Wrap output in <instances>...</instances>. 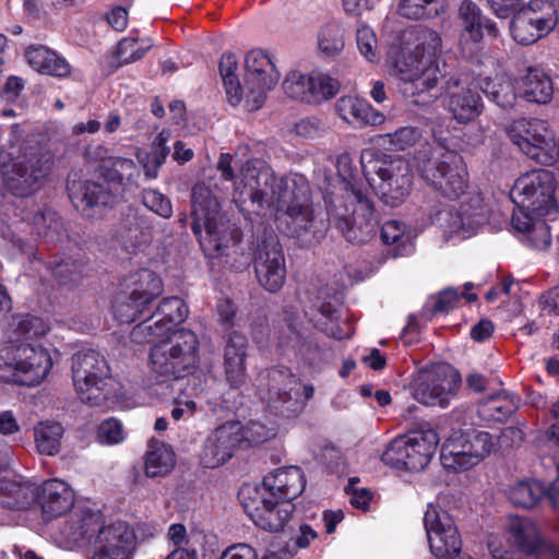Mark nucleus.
Instances as JSON below:
<instances>
[{
  "label": "nucleus",
  "instance_id": "1",
  "mask_svg": "<svg viewBox=\"0 0 559 559\" xmlns=\"http://www.w3.org/2000/svg\"><path fill=\"white\" fill-rule=\"evenodd\" d=\"M555 177L547 169H534L521 175L513 183L510 198L516 205L511 225L526 246L545 250L551 240L544 217L554 219L558 214L555 197Z\"/></svg>",
  "mask_w": 559,
  "mask_h": 559
},
{
  "label": "nucleus",
  "instance_id": "2",
  "mask_svg": "<svg viewBox=\"0 0 559 559\" xmlns=\"http://www.w3.org/2000/svg\"><path fill=\"white\" fill-rule=\"evenodd\" d=\"M336 168L343 182V193L326 200L330 222L352 243L368 241L379 224L373 203L358 185L357 168L348 154L337 157Z\"/></svg>",
  "mask_w": 559,
  "mask_h": 559
},
{
  "label": "nucleus",
  "instance_id": "3",
  "mask_svg": "<svg viewBox=\"0 0 559 559\" xmlns=\"http://www.w3.org/2000/svg\"><path fill=\"white\" fill-rule=\"evenodd\" d=\"M63 535L79 547L93 550L88 559H132L136 549L134 530L126 522L106 523L99 510L76 508Z\"/></svg>",
  "mask_w": 559,
  "mask_h": 559
},
{
  "label": "nucleus",
  "instance_id": "4",
  "mask_svg": "<svg viewBox=\"0 0 559 559\" xmlns=\"http://www.w3.org/2000/svg\"><path fill=\"white\" fill-rule=\"evenodd\" d=\"M415 48L403 53L395 62V71L402 82L401 90L406 97H414L416 105H426L438 97L437 83L442 75L438 53L441 50L440 35L428 28L420 29Z\"/></svg>",
  "mask_w": 559,
  "mask_h": 559
},
{
  "label": "nucleus",
  "instance_id": "5",
  "mask_svg": "<svg viewBox=\"0 0 559 559\" xmlns=\"http://www.w3.org/2000/svg\"><path fill=\"white\" fill-rule=\"evenodd\" d=\"M191 204V229L204 253L211 258L227 254V251L239 242L237 230L221 214L218 200L204 182L193 186Z\"/></svg>",
  "mask_w": 559,
  "mask_h": 559
},
{
  "label": "nucleus",
  "instance_id": "6",
  "mask_svg": "<svg viewBox=\"0 0 559 559\" xmlns=\"http://www.w3.org/2000/svg\"><path fill=\"white\" fill-rule=\"evenodd\" d=\"M297 178L305 176L292 174L277 180L263 159H250L242 166L241 180L234 188V202L242 213H255L264 206L278 207L293 191L287 189V181Z\"/></svg>",
  "mask_w": 559,
  "mask_h": 559
},
{
  "label": "nucleus",
  "instance_id": "7",
  "mask_svg": "<svg viewBox=\"0 0 559 559\" xmlns=\"http://www.w3.org/2000/svg\"><path fill=\"white\" fill-rule=\"evenodd\" d=\"M152 370L167 379L189 377L191 394L203 391L202 380L194 376L199 367V341L191 330L179 329L151 348Z\"/></svg>",
  "mask_w": 559,
  "mask_h": 559
},
{
  "label": "nucleus",
  "instance_id": "8",
  "mask_svg": "<svg viewBox=\"0 0 559 559\" xmlns=\"http://www.w3.org/2000/svg\"><path fill=\"white\" fill-rule=\"evenodd\" d=\"M415 166L421 177L442 197L456 200L467 189V171L462 156L438 142L416 151Z\"/></svg>",
  "mask_w": 559,
  "mask_h": 559
},
{
  "label": "nucleus",
  "instance_id": "9",
  "mask_svg": "<svg viewBox=\"0 0 559 559\" xmlns=\"http://www.w3.org/2000/svg\"><path fill=\"white\" fill-rule=\"evenodd\" d=\"M72 380L80 400L90 406L105 405L119 390L106 358L91 348L73 355Z\"/></svg>",
  "mask_w": 559,
  "mask_h": 559
},
{
  "label": "nucleus",
  "instance_id": "10",
  "mask_svg": "<svg viewBox=\"0 0 559 559\" xmlns=\"http://www.w3.org/2000/svg\"><path fill=\"white\" fill-rule=\"evenodd\" d=\"M287 189H293L287 200L277 207L283 213L277 218L280 227L287 236L309 243L322 237L326 229L323 219H317L312 209L310 186L305 178L287 181Z\"/></svg>",
  "mask_w": 559,
  "mask_h": 559
},
{
  "label": "nucleus",
  "instance_id": "11",
  "mask_svg": "<svg viewBox=\"0 0 559 559\" xmlns=\"http://www.w3.org/2000/svg\"><path fill=\"white\" fill-rule=\"evenodd\" d=\"M364 170L385 204L397 206L409 193L412 173L405 159L382 154L364 164Z\"/></svg>",
  "mask_w": 559,
  "mask_h": 559
},
{
  "label": "nucleus",
  "instance_id": "12",
  "mask_svg": "<svg viewBox=\"0 0 559 559\" xmlns=\"http://www.w3.org/2000/svg\"><path fill=\"white\" fill-rule=\"evenodd\" d=\"M507 134L524 155L538 164L551 165L559 156V144L546 121L516 119L507 127Z\"/></svg>",
  "mask_w": 559,
  "mask_h": 559
},
{
  "label": "nucleus",
  "instance_id": "13",
  "mask_svg": "<svg viewBox=\"0 0 559 559\" xmlns=\"http://www.w3.org/2000/svg\"><path fill=\"white\" fill-rule=\"evenodd\" d=\"M438 443V433L433 429L416 431L391 441L381 460L395 468L418 472L428 465Z\"/></svg>",
  "mask_w": 559,
  "mask_h": 559
},
{
  "label": "nucleus",
  "instance_id": "14",
  "mask_svg": "<svg viewBox=\"0 0 559 559\" xmlns=\"http://www.w3.org/2000/svg\"><path fill=\"white\" fill-rule=\"evenodd\" d=\"M51 367L46 348L21 344L13 350L11 361L0 365V380L4 384L34 386L47 377Z\"/></svg>",
  "mask_w": 559,
  "mask_h": 559
},
{
  "label": "nucleus",
  "instance_id": "15",
  "mask_svg": "<svg viewBox=\"0 0 559 559\" xmlns=\"http://www.w3.org/2000/svg\"><path fill=\"white\" fill-rule=\"evenodd\" d=\"M460 374L447 364L423 368L413 378L411 390L421 404L445 408L460 383Z\"/></svg>",
  "mask_w": 559,
  "mask_h": 559
},
{
  "label": "nucleus",
  "instance_id": "16",
  "mask_svg": "<svg viewBox=\"0 0 559 559\" xmlns=\"http://www.w3.org/2000/svg\"><path fill=\"white\" fill-rule=\"evenodd\" d=\"M238 499L252 522L269 532L282 531L295 510L293 503L273 500L260 487L249 484L240 487Z\"/></svg>",
  "mask_w": 559,
  "mask_h": 559
},
{
  "label": "nucleus",
  "instance_id": "17",
  "mask_svg": "<svg viewBox=\"0 0 559 559\" xmlns=\"http://www.w3.org/2000/svg\"><path fill=\"white\" fill-rule=\"evenodd\" d=\"M558 23V13L549 0H530L512 17L510 32L520 45L528 46L548 35Z\"/></svg>",
  "mask_w": 559,
  "mask_h": 559
},
{
  "label": "nucleus",
  "instance_id": "18",
  "mask_svg": "<svg viewBox=\"0 0 559 559\" xmlns=\"http://www.w3.org/2000/svg\"><path fill=\"white\" fill-rule=\"evenodd\" d=\"M492 445L489 432L468 430L447 440L441 448L440 461L448 471H465L484 460Z\"/></svg>",
  "mask_w": 559,
  "mask_h": 559
},
{
  "label": "nucleus",
  "instance_id": "19",
  "mask_svg": "<svg viewBox=\"0 0 559 559\" xmlns=\"http://www.w3.org/2000/svg\"><path fill=\"white\" fill-rule=\"evenodd\" d=\"M262 380L267 381V388L265 391L260 390V396L271 413L290 418L302 412L305 404L298 393V377L288 369L277 368L269 370Z\"/></svg>",
  "mask_w": 559,
  "mask_h": 559
},
{
  "label": "nucleus",
  "instance_id": "20",
  "mask_svg": "<svg viewBox=\"0 0 559 559\" xmlns=\"http://www.w3.org/2000/svg\"><path fill=\"white\" fill-rule=\"evenodd\" d=\"M243 98L248 110H258L266 93L280 80V73L271 58L260 49H253L245 58Z\"/></svg>",
  "mask_w": 559,
  "mask_h": 559
},
{
  "label": "nucleus",
  "instance_id": "21",
  "mask_svg": "<svg viewBox=\"0 0 559 559\" xmlns=\"http://www.w3.org/2000/svg\"><path fill=\"white\" fill-rule=\"evenodd\" d=\"M424 527L429 549L436 558L451 559L460 554L461 537L448 512L433 503H428L424 514Z\"/></svg>",
  "mask_w": 559,
  "mask_h": 559
},
{
  "label": "nucleus",
  "instance_id": "22",
  "mask_svg": "<svg viewBox=\"0 0 559 559\" xmlns=\"http://www.w3.org/2000/svg\"><path fill=\"white\" fill-rule=\"evenodd\" d=\"M49 170L48 158L39 153H31L17 158L10 171H3V180L13 195L27 198L43 187Z\"/></svg>",
  "mask_w": 559,
  "mask_h": 559
},
{
  "label": "nucleus",
  "instance_id": "23",
  "mask_svg": "<svg viewBox=\"0 0 559 559\" xmlns=\"http://www.w3.org/2000/svg\"><path fill=\"white\" fill-rule=\"evenodd\" d=\"M188 317V307L179 297L164 298L156 311L146 320L135 325L131 331V338L135 343H151L163 336Z\"/></svg>",
  "mask_w": 559,
  "mask_h": 559
},
{
  "label": "nucleus",
  "instance_id": "24",
  "mask_svg": "<svg viewBox=\"0 0 559 559\" xmlns=\"http://www.w3.org/2000/svg\"><path fill=\"white\" fill-rule=\"evenodd\" d=\"M254 271L259 284L270 293L278 292L286 280V264L283 248L276 237L270 236L259 243Z\"/></svg>",
  "mask_w": 559,
  "mask_h": 559
},
{
  "label": "nucleus",
  "instance_id": "25",
  "mask_svg": "<svg viewBox=\"0 0 559 559\" xmlns=\"http://www.w3.org/2000/svg\"><path fill=\"white\" fill-rule=\"evenodd\" d=\"M241 445L240 423H226L207 436L201 453V462L207 468L222 466Z\"/></svg>",
  "mask_w": 559,
  "mask_h": 559
},
{
  "label": "nucleus",
  "instance_id": "26",
  "mask_svg": "<svg viewBox=\"0 0 559 559\" xmlns=\"http://www.w3.org/2000/svg\"><path fill=\"white\" fill-rule=\"evenodd\" d=\"M448 215L450 231L461 234L466 238L487 224L489 207L478 192H469L460 206L455 211L449 212Z\"/></svg>",
  "mask_w": 559,
  "mask_h": 559
},
{
  "label": "nucleus",
  "instance_id": "27",
  "mask_svg": "<svg viewBox=\"0 0 559 559\" xmlns=\"http://www.w3.org/2000/svg\"><path fill=\"white\" fill-rule=\"evenodd\" d=\"M306 487V479L302 471L297 466L277 468L266 476L262 481L261 492L269 498L278 501H288L299 497Z\"/></svg>",
  "mask_w": 559,
  "mask_h": 559
},
{
  "label": "nucleus",
  "instance_id": "28",
  "mask_svg": "<svg viewBox=\"0 0 559 559\" xmlns=\"http://www.w3.org/2000/svg\"><path fill=\"white\" fill-rule=\"evenodd\" d=\"M70 199L83 215L91 217L95 209L108 205L112 199L111 191L96 181H72L68 183Z\"/></svg>",
  "mask_w": 559,
  "mask_h": 559
},
{
  "label": "nucleus",
  "instance_id": "29",
  "mask_svg": "<svg viewBox=\"0 0 559 559\" xmlns=\"http://www.w3.org/2000/svg\"><path fill=\"white\" fill-rule=\"evenodd\" d=\"M37 500L46 520L67 513L74 503L72 489L62 480L44 481L37 492Z\"/></svg>",
  "mask_w": 559,
  "mask_h": 559
},
{
  "label": "nucleus",
  "instance_id": "30",
  "mask_svg": "<svg viewBox=\"0 0 559 559\" xmlns=\"http://www.w3.org/2000/svg\"><path fill=\"white\" fill-rule=\"evenodd\" d=\"M247 338L239 333L228 335L224 349V372L230 388H240L247 379Z\"/></svg>",
  "mask_w": 559,
  "mask_h": 559
},
{
  "label": "nucleus",
  "instance_id": "31",
  "mask_svg": "<svg viewBox=\"0 0 559 559\" xmlns=\"http://www.w3.org/2000/svg\"><path fill=\"white\" fill-rule=\"evenodd\" d=\"M335 110L343 120L357 127H376L385 120L384 115L374 109L367 100L350 95L338 98L335 103Z\"/></svg>",
  "mask_w": 559,
  "mask_h": 559
},
{
  "label": "nucleus",
  "instance_id": "32",
  "mask_svg": "<svg viewBox=\"0 0 559 559\" xmlns=\"http://www.w3.org/2000/svg\"><path fill=\"white\" fill-rule=\"evenodd\" d=\"M153 226L148 216L129 209L122 216L117 228V237L126 245L138 247L147 243L152 238Z\"/></svg>",
  "mask_w": 559,
  "mask_h": 559
},
{
  "label": "nucleus",
  "instance_id": "33",
  "mask_svg": "<svg viewBox=\"0 0 559 559\" xmlns=\"http://www.w3.org/2000/svg\"><path fill=\"white\" fill-rule=\"evenodd\" d=\"M474 88L480 90L491 102L499 107L512 108L516 102V93L513 81L503 74L496 75L493 79L488 76H478L472 81Z\"/></svg>",
  "mask_w": 559,
  "mask_h": 559
},
{
  "label": "nucleus",
  "instance_id": "34",
  "mask_svg": "<svg viewBox=\"0 0 559 559\" xmlns=\"http://www.w3.org/2000/svg\"><path fill=\"white\" fill-rule=\"evenodd\" d=\"M99 170L106 181L124 187L135 186L140 178L136 163L126 157H100Z\"/></svg>",
  "mask_w": 559,
  "mask_h": 559
},
{
  "label": "nucleus",
  "instance_id": "35",
  "mask_svg": "<svg viewBox=\"0 0 559 559\" xmlns=\"http://www.w3.org/2000/svg\"><path fill=\"white\" fill-rule=\"evenodd\" d=\"M457 17L462 27L461 47L465 49L468 45L479 44L483 40L484 19L479 7L472 0H464L459 7Z\"/></svg>",
  "mask_w": 559,
  "mask_h": 559
},
{
  "label": "nucleus",
  "instance_id": "36",
  "mask_svg": "<svg viewBox=\"0 0 559 559\" xmlns=\"http://www.w3.org/2000/svg\"><path fill=\"white\" fill-rule=\"evenodd\" d=\"M25 56L28 64L39 73L58 78L67 76L70 73L67 60L46 46H29Z\"/></svg>",
  "mask_w": 559,
  "mask_h": 559
},
{
  "label": "nucleus",
  "instance_id": "37",
  "mask_svg": "<svg viewBox=\"0 0 559 559\" xmlns=\"http://www.w3.org/2000/svg\"><path fill=\"white\" fill-rule=\"evenodd\" d=\"M124 288L133 298L148 306L163 293L162 280L152 271L143 269L124 280Z\"/></svg>",
  "mask_w": 559,
  "mask_h": 559
},
{
  "label": "nucleus",
  "instance_id": "38",
  "mask_svg": "<svg viewBox=\"0 0 559 559\" xmlns=\"http://www.w3.org/2000/svg\"><path fill=\"white\" fill-rule=\"evenodd\" d=\"M8 465V453L0 456V474ZM34 500L31 487L0 476V504L8 509L21 510L27 508Z\"/></svg>",
  "mask_w": 559,
  "mask_h": 559
},
{
  "label": "nucleus",
  "instance_id": "39",
  "mask_svg": "<svg viewBox=\"0 0 559 559\" xmlns=\"http://www.w3.org/2000/svg\"><path fill=\"white\" fill-rule=\"evenodd\" d=\"M22 219L28 222L39 238L55 242L64 236L61 217L50 207L37 209L33 214L27 213Z\"/></svg>",
  "mask_w": 559,
  "mask_h": 559
},
{
  "label": "nucleus",
  "instance_id": "40",
  "mask_svg": "<svg viewBox=\"0 0 559 559\" xmlns=\"http://www.w3.org/2000/svg\"><path fill=\"white\" fill-rule=\"evenodd\" d=\"M472 86L471 83L467 88L452 93L449 98V111L455 120L462 123L475 119L483 108L481 98L477 92L473 91Z\"/></svg>",
  "mask_w": 559,
  "mask_h": 559
},
{
  "label": "nucleus",
  "instance_id": "41",
  "mask_svg": "<svg viewBox=\"0 0 559 559\" xmlns=\"http://www.w3.org/2000/svg\"><path fill=\"white\" fill-rule=\"evenodd\" d=\"M554 94L551 79L537 68H530L522 79V95L532 103L547 104Z\"/></svg>",
  "mask_w": 559,
  "mask_h": 559
},
{
  "label": "nucleus",
  "instance_id": "42",
  "mask_svg": "<svg viewBox=\"0 0 559 559\" xmlns=\"http://www.w3.org/2000/svg\"><path fill=\"white\" fill-rule=\"evenodd\" d=\"M383 243L393 246L390 253L393 258L407 257L414 251V242L405 224L399 221H388L381 227Z\"/></svg>",
  "mask_w": 559,
  "mask_h": 559
},
{
  "label": "nucleus",
  "instance_id": "43",
  "mask_svg": "<svg viewBox=\"0 0 559 559\" xmlns=\"http://www.w3.org/2000/svg\"><path fill=\"white\" fill-rule=\"evenodd\" d=\"M515 408L512 396L501 391L479 403L478 415L486 421H503L515 412Z\"/></svg>",
  "mask_w": 559,
  "mask_h": 559
},
{
  "label": "nucleus",
  "instance_id": "44",
  "mask_svg": "<svg viewBox=\"0 0 559 559\" xmlns=\"http://www.w3.org/2000/svg\"><path fill=\"white\" fill-rule=\"evenodd\" d=\"M509 532L515 546L525 554H533L540 544L539 533L535 523L524 518H512Z\"/></svg>",
  "mask_w": 559,
  "mask_h": 559
},
{
  "label": "nucleus",
  "instance_id": "45",
  "mask_svg": "<svg viewBox=\"0 0 559 559\" xmlns=\"http://www.w3.org/2000/svg\"><path fill=\"white\" fill-rule=\"evenodd\" d=\"M238 62L233 53H224L219 61V73L225 86L228 103L237 106L243 98V83L236 75Z\"/></svg>",
  "mask_w": 559,
  "mask_h": 559
},
{
  "label": "nucleus",
  "instance_id": "46",
  "mask_svg": "<svg viewBox=\"0 0 559 559\" xmlns=\"http://www.w3.org/2000/svg\"><path fill=\"white\" fill-rule=\"evenodd\" d=\"M63 428L53 421L39 423L34 429L37 451L45 455H56L61 445Z\"/></svg>",
  "mask_w": 559,
  "mask_h": 559
},
{
  "label": "nucleus",
  "instance_id": "47",
  "mask_svg": "<svg viewBox=\"0 0 559 559\" xmlns=\"http://www.w3.org/2000/svg\"><path fill=\"white\" fill-rule=\"evenodd\" d=\"M175 466V454L166 444L151 445L146 453L145 474L148 477L166 476Z\"/></svg>",
  "mask_w": 559,
  "mask_h": 559
},
{
  "label": "nucleus",
  "instance_id": "48",
  "mask_svg": "<svg viewBox=\"0 0 559 559\" xmlns=\"http://www.w3.org/2000/svg\"><path fill=\"white\" fill-rule=\"evenodd\" d=\"M445 10V0H401L400 15L409 20L432 19Z\"/></svg>",
  "mask_w": 559,
  "mask_h": 559
},
{
  "label": "nucleus",
  "instance_id": "49",
  "mask_svg": "<svg viewBox=\"0 0 559 559\" xmlns=\"http://www.w3.org/2000/svg\"><path fill=\"white\" fill-rule=\"evenodd\" d=\"M310 104H320L331 99L340 91V82L326 73L312 71L309 73Z\"/></svg>",
  "mask_w": 559,
  "mask_h": 559
},
{
  "label": "nucleus",
  "instance_id": "50",
  "mask_svg": "<svg viewBox=\"0 0 559 559\" xmlns=\"http://www.w3.org/2000/svg\"><path fill=\"white\" fill-rule=\"evenodd\" d=\"M548 495V489L545 490L543 485L538 481H520L510 490V501L521 508H533L538 500Z\"/></svg>",
  "mask_w": 559,
  "mask_h": 559
},
{
  "label": "nucleus",
  "instance_id": "51",
  "mask_svg": "<svg viewBox=\"0 0 559 559\" xmlns=\"http://www.w3.org/2000/svg\"><path fill=\"white\" fill-rule=\"evenodd\" d=\"M147 306L143 300L133 298L131 294L126 292L120 294L114 305V314L120 323H132L138 320Z\"/></svg>",
  "mask_w": 559,
  "mask_h": 559
},
{
  "label": "nucleus",
  "instance_id": "52",
  "mask_svg": "<svg viewBox=\"0 0 559 559\" xmlns=\"http://www.w3.org/2000/svg\"><path fill=\"white\" fill-rule=\"evenodd\" d=\"M151 47L152 44L148 39L139 41L138 38L133 37L122 38L117 45L116 58L118 66L129 64L142 59Z\"/></svg>",
  "mask_w": 559,
  "mask_h": 559
},
{
  "label": "nucleus",
  "instance_id": "53",
  "mask_svg": "<svg viewBox=\"0 0 559 559\" xmlns=\"http://www.w3.org/2000/svg\"><path fill=\"white\" fill-rule=\"evenodd\" d=\"M421 138L419 129L406 126L399 128L393 133L381 136L382 144L392 151H405L414 146Z\"/></svg>",
  "mask_w": 559,
  "mask_h": 559
},
{
  "label": "nucleus",
  "instance_id": "54",
  "mask_svg": "<svg viewBox=\"0 0 559 559\" xmlns=\"http://www.w3.org/2000/svg\"><path fill=\"white\" fill-rule=\"evenodd\" d=\"M318 46L321 53L326 57L338 55L344 48L342 29L334 24L322 27L318 36Z\"/></svg>",
  "mask_w": 559,
  "mask_h": 559
},
{
  "label": "nucleus",
  "instance_id": "55",
  "mask_svg": "<svg viewBox=\"0 0 559 559\" xmlns=\"http://www.w3.org/2000/svg\"><path fill=\"white\" fill-rule=\"evenodd\" d=\"M308 86L309 74L299 71H290L282 84V88L288 97L310 104Z\"/></svg>",
  "mask_w": 559,
  "mask_h": 559
},
{
  "label": "nucleus",
  "instance_id": "56",
  "mask_svg": "<svg viewBox=\"0 0 559 559\" xmlns=\"http://www.w3.org/2000/svg\"><path fill=\"white\" fill-rule=\"evenodd\" d=\"M51 273L60 284L74 283L82 277L84 264L81 260L62 259L50 263Z\"/></svg>",
  "mask_w": 559,
  "mask_h": 559
},
{
  "label": "nucleus",
  "instance_id": "57",
  "mask_svg": "<svg viewBox=\"0 0 559 559\" xmlns=\"http://www.w3.org/2000/svg\"><path fill=\"white\" fill-rule=\"evenodd\" d=\"M242 445H257L273 438L276 435L274 425L267 426L263 423L251 420L241 426Z\"/></svg>",
  "mask_w": 559,
  "mask_h": 559
},
{
  "label": "nucleus",
  "instance_id": "58",
  "mask_svg": "<svg viewBox=\"0 0 559 559\" xmlns=\"http://www.w3.org/2000/svg\"><path fill=\"white\" fill-rule=\"evenodd\" d=\"M461 296L465 297L468 302H473L477 299L476 294H461ZM459 299L460 294L455 288H445L430 299L431 312L445 313L456 306Z\"/></svg>",
  "mask_w": 559,
  "mask_h": 559
},
{
  "label": "nucleus",
  "instance_id": "59",
  "mask_svg": "<svg viewBox=\"0 0 559 559\" xmlns=\"http://www.w3.org/2000/svg\"><path fill=\"white\" fill-rule=\"evenodd\" d=\"M142 203L146 209L163 218H169L173 215L170 200L157 190L144 189L142 191Z\"/></svg>",
  "mask_w": 559,
  "mask_h": 559
},
{
  "label": "nucleus",
  "instance_id": "60",
  "mask_svg": "<svg viewBox=\"0 0 559 559\" xmlns=\"http://www.w3.org/2000/svg\"><path fill=\"white\" fill-rule=\"evenodd\" d=\"M97 439L100 443L117 444L124 440V431L121 421L116 418L104 420L97 430Z\"/></svg>",
  "mask_w": 559,
  "mask_h": 559
},
{
  "label": "nucleus",
  "instance_id": "61",
  "mask_svg": "<svg viewBox=\"0 0 559 559\" xmlns=\"http://www.w3.org/2000/svg\"><path fill=\"white\" fill-rule=\"evenodd\" d=\"M357 47L360 53L370 62L377 60V38L373 31L366 25L357 29Z\"/></svg>",
  "mask_w": 559,
  "mask_h": 559
},
{
  "label": "nucleus",
  "instance_id": "62",
  "mask_svg": "<svg viewBox=\"0 0 559 559\" xmlns=\"http://www.w3.org/2000/svg\"><path fill=\"white\" fill-rule=\"evenodd\" d=\"M491 12L499 19H507L515 15L521 8L525 7L524 0H487Z\"/></svg>",
  "mask_w": 559,
  "mask_h": 559
},
{
  "label": "nucleus",
  "instance_id": "63",
  "mask_svg": "<svg viewBox=\"0 0 559 559\" xmlns=\"http://www.w3.org/2000/svg\"><path fill=\"white\" fill-rule=\"evenodd\" d=\"M170 139V132L168 130L160 131L154 139L152 150L150 153L154 154L156 163H165L167 156L170 153V147L167 146V142Z\"/></svg>",
  "mask_w": 559,
  "mask_h": 559
},
{
  "label": "nucleus",
  "instance_id": "64",
  "mask_svg": "<svg viewBox=\"0 0 559 559\" xmlns=\"http://www.w3.org/2000/svg\"><path fill=\"white\" fill-rule=\"evenodd\" d=\"M219 559H258L257 551L247 544H236L228 547Z\"/></svg>",
  "mask_w": 559,
  "mask_h": 559
}]
</instances>
